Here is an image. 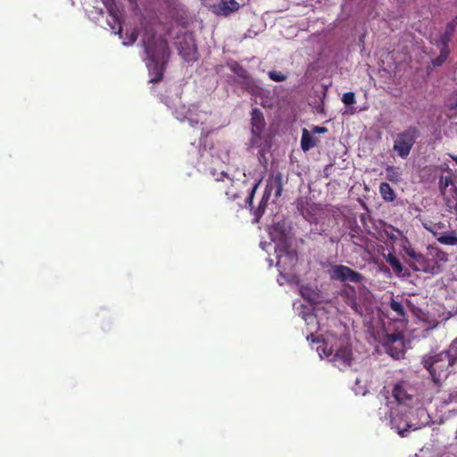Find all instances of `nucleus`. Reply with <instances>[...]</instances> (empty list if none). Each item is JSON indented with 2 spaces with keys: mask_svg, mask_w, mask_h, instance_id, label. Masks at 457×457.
I'll return each instance as SVG.
<instances>
[{
  "mask_svg": "<svg viewBox=\"0 0 457 457\" xmlns=\"http://www.w3.org/2000/svg\"><path fill=\"white\" fill-rule=\"evenodd\" d=\"M142 43L148 60L147 66L154 74L150 82L158 83L163 79V73L170 56L168 41L162 36L157 37L153 28L145 27Z\"/></svg>",
  "mask_w": 457,
  "mask_h": 457,
  "instance_id": "nucleus-1",
  "label": "nucleus"
},
{
  "mask_svg": "<svg viewBox=\"0 0 457 457\" xmlns=\"http://www.w3.org/2000/svg\"><path fill=\"white\" fill-rule=\"evenodd\" d=\"M214 179L217 182V190L225 195L228 203L237 202V210L244 207L253 209V200L262 182V178L254 179L253 184L249 189L247 197L244 200V204L238 202V200L242 198V191L240 189L241 183L239 180L234 179L224 171L217 174Z\"/></svg>",
  "mask_w": 457,
  "mask_h": 457,
  "instance_id": "nucleus-2",
  "label": "nucleus"
},
{
  "mask_svg": "<svg viewBox=\"0 0 457 457\" xmlns=\"http://www.w3.org/2000/svg\"><path fill=\"white\" fill-rule=\"evenodd\" d=\"M411 259V266L416 271L436 275L441 271V262L448 261V254L437 247H428L426 253H417L412 247L405 249Z\"/></svg>",
  "mask_w": 457,
  "mask_h": 457,
  "instance_id": "nucleus-3",
  "label": "nucleus"
},
{
  "mask_svg": "<svg viewBox=\"0 0 457 457\" xmlns=\"http://www.w3.org/2000/svg\"><path fill=\"white\" fill-rule=\"evenodd\" d=\"M317 351L320 356L323 354L339 370H345L351 365L352 349L343 338L327 337L322 340V345L318 346Z\"/></svg>",
  "mask_w": 457,
  "mask_h": 457,
  "instance_id": "nucleus-4",
  "label": "nucleus"
},
{
  "mask_svg": "<svg viewBox=\"0 0 457 457\" xmlns=\"http://www.w3.org/2000/svg\"><path fill=\"white\" fill-rule=\"evenodd\" d=\"M270 237L276 243L277 267L281 270L293 267L297 261V253L291 247L284 224L276 223Z\"/></svg>",
  "mask_w": 457,
  "mask_h": 457,
  "instance_id": "nucleus-5",
  "label": "nucleus"
},
{
  "mask_svg": "<svg viewBox=\"0 0 457 457\" xmlns=\"http://www.w3.org/2000/svg\"><path fill=\"white\" fill-rule=\"evenodd\" d=\"M451 359L446 351L430 353L422 357L421 364L428 371L436 386H440L448 378L450 367L455 364L454 361Z\"/></svg>",
  "mask_w": 457,
  "mask_h": 457,
  "instance_id": "nucleus-6",
  "label": "nucleus"
},
{
  "mask_svg": "<svg viewBox=\"0 0 457 457\" xmlns=\"http://www.w3.org/2000/svg\"><path fill=\"white\" fill-rule=\"evenodd\" d=\"M420 136V129L417 127H407L404 130L395 135L393 144L394 152L400 158L407 159Z\"/></svg>",
  "mask_w": 457,
  "mask_h": 457,
  "instance_id": "nucleus-7",
  "label": "nucleus"
},
{
  "mask_svg": "<svg viewBox=\"0 0 457 457\" xmlns=\"http://www.w3.org/2000/svg\"><path fill=\"white\" fill-rule=\"evenodd\" d=\"M283 176L281 173H277L274 178L268 183L265 191L263 193L262 198L258 205V207L254 210L255 220L258 222L262 216L264 214L268 201L270 198L271 191L275 189V197L278 198L281 195L283 185H282Z\"/></svg>",
  "mask_w": 457,
  "mask_h": 457,
  "instance_id": "nucleus-8",
  "label": "nucleus"
},
{
  "mask_svg": "<svg viewBox=\"0 0 457 457\" xmlns=\"http://www.w3.org/2000/svg\"><path fill=\"white\" fill-rule=\"evenodd\" d=\"M328 274L332 280H338L340 282L361 283L364 279V276L361 273L342 264L332 265Z\"/></svg>",
  "mask_w": 457,
  "mask_h": 457,
  "instance_id": "nucleus-9",
  "label": "nucleus"
},
{
  "mask_svg": "<svg viewBox=\"0 0 457 457\" xmlns=\"http://www.w3.org/2000/svg\"><path fill=\"white\" fill-rule=\"evenodd\" d=\"M439 187L447 210L457 213V187L452 179L450 177H441Z\"/></svg>",
  "mask_w": 457,
  "mask_h": 457,
  "instance_id": "nucleus-10",
  "label": "nucleus"
},
{
  "mask_svg": "<svg viewBox=\"0 0 457 457\" xmlns=\"http://www.w3.org/2000/svg\"><path fill=\"white\" fill-rule=\"evenodd\" d=\"M415 394V388L404 380L395 384L392 389V395L399 404H409L412 401Z\"/></svg>",
  "mask_w": 457,
  "mask_h": 457,
  "instance_id": "nucleus-11",
  "label": "nucleus"
},
{
  "mask_svg": "<svg viewBox=\"0 0 457 457\" xmlns=\"http://www.w3.org/2000/svg\"><path fill=\"white\" fill-rule=\"evenodd\" d=\"M384 346L386 353L394 359L399 360L404 354L403 337L400 333L386 335Z\"/></svg>",
  "mask_w": 457,
  "mask_h": 457,
  "instance_id": "nucleus-12",
  "label": "nucleus"
},
{
  "mask_svg": "<svg viewBox=\"0 0 457 457\" xmlns=\"http://www.w3.org/2000/svg\"><path fill=\"white\" fill-rule=\"evenodd\" d=\"M252 134L255 138L260 139L264 131L266 122L263 113L258 108H253L251 112Z\"/></svg>",
  "mask_w": 457,
  "mask_h": 457,
  "instance_id": "nucleus-13",
  "label": "nucleus"
},
{
  "mask_svg": "<svg viewBox=\"0 0 457 457\" xmlns=\"http://www.w3.org/2000/svg\"><path fill=\"white\" fill-rule=\"evenodd\" d=\"M179 52L186 62H189L197 59L196 46L191 38H183V40L179 42Z\"/></svg>",
  "mask_w": 457,
  "mask_h": 457,
  "instance_id": "nucleus-14",
  "label": "nucleus"
},
{
  "mask_svg": "<svg viewBox=\"0 0 457 457\" xmlns=\"http://www.w3.org/2000/svg\"><path fill=\"white\" fill-rule=\"evenodd\" d=\"M241 6V4L236 0H220V3L215 7L217 14L228 16L230 13L237 12Z\"/></svg>",
  "mask_w": 457,
  "mask_h": 457,
  "instance_id": "nucleus-15",
  "label": "nucleus"
},
{
  "mask_svg": "<svg viewBox=\"0 0 457 457\" xmlns=\"http://www.w3.org/2000/svg\"><path fill=\"white\" fill-rule=\"evenodd\" d=\"M456 28L457 27L454 24L448 22L445 32L442 35H440V37L437 39H436L435 44L437 46L449 47V43L455 33Z\"/></svg>",
  "mask_w": 457,
  "mask_h": 457,
  "instance_id": "nucleus-16",
  "label": "nucleus"
},
{
  "mask_svg": "<svg viewBox=\"0 0 457 457\" xmlns=\"http://www.w3.org/2000/svg\"><path fill=\"white\" fill-rule=\"evenodd\" d=\"M379 193L383 200L386 202H393L396 197L395 190L386 182H382L379 185Z\"/></svg>",
  "mask_w": 457,
  "mask_h": 457,
  "instance_id": "nucleus-17",
  "label": "nucleus"
},
{
  "mask_svg": "<svg viewBox=\"0 0 457 457\" xmlns=\"http://www.w3.org/2000/svg\"><path fill=\"white\" fill-rule=\"evenodd\" d=\"M315 139L310 134V132L304 129L303 130V135L301 138V147L303 151L306 152L309 151L311 148L315 146Z\"/></svg>",
  "mask_w": 457,
  "mask_h": 457,
  "instance_id": "nucleus-18",
  "label": "nucleus"
},
{
  "mask_svg": "<svg viewBox=\"0 0 457 457\" xmlns=\"http://www.w3.org/2000/svg\"><path fill=\"white\" fill-rule=\"evenodd\" d=\"M346 295V303L351 306V308L358 313H361L362 310L356 302L355 298V289L353 287H349L348 291L345 292Z\"/></svg>",
  "mask_w": 457,
  "mask_h": 457,
  "instance_id": "nucleus-19",
  "label": "nucleus"
},
{
  "mask_svg": "<svg viewBox=\"0 0 457 457\" xmlns=\"http://www.w3.org/2000/svg\"><path fill=\"white\" fill-rule=\"evenodd\" d=\"M108 9H109L110 16L112 17V21H109V25H110L111 29H112V31L115 34H119L120 37H121L122 27H121L119 16L116 14V12H114V10L112 8L109 7Z\"/></svg>",
  "mask_w": 457,
  "mask_h": 457,
  "instance_id": "nucleus-20",
  "label": "nucleus"
},
{
  "mask_svg": "<svg viewBox=\"0 0 457 457\" xmlns=\"http://www.w3.org/2000/svg\"><path fill=\"white\" fill-rule=\"evenodd\" d=\"M402 172L400 168L395 166H387L386 168V178L389 181L397 183L400 181Z\"/></svg>",
  "mask_w": 457,
  "mask_h": 457,
  "instance_id": "nucleus-21",
  "label": "nucleus"
},
{
  "mask_svg": "<svg viewBox=\"0 0 457 457\" xmlns=\"http://www.w3.org/2000/svg\"><path fill=\"white\" fill-rule=\"evenodd\" d=\"M437 241L443 245H457V237L455 236V232L452 231L450 233H445L441 235Z\"/></svg>",
  "mask_w": 457,
  "mask_h": 457,
  "instance_id": "nucleus-22",
  "label": "nucleus"
},
{
  "mask_svg": "<svg viewBox=\"0 0 457 457\" xmlns=\"http://www.w3.org/2000/svg\"><path fill=\"white\" fill-rule=\"evenodd\" d=\"M386 260L390 264L395 274L400 275L402 273L403 265L398 258H396L394 254L389 253Z\"/></svg>",
  "mask_w": 457,
  "mask_h": 457,
  "instance_id": "nucleus-23",
  "label": "nucleus"
},
{
  "mask_svg": "<svg viewBox=\"0 0 457 457\" xmlns=\"http://www.w3.org/2000/svg\"><path fill=\"white\" fill-rule=\"evenodd\" d=\"M389 306L391 310L396 313L397 319L404 317L405 312L402 303L395 301L394 298H392L389 302Z\"/></svg>",
  "mask_w": 457,
  "mask_h": 457,
  "instance_id": "nucleus-24",
  "label": "nucleus"
},
{
  "mask_svg": "<svg viewBox=\"0 0 457 457\" xmlns=\"http://www.w3.org/2000/svg\"><path fill=\"white\" fill-rule=\"evenodd\" d=\"M440 47V54L439 56L436 57L435 60H433V64L435 66H440L448 57L450 54V48L445 47V46H439Z\"/></svg>",
  "mask_w": 457,
  "mask_h": 457,
  "instance_id": "nucleus-25",
  "label": "nucleus"
},
{
  "mask_svg": "<svg viewBox=\"0 0 457 457\" xmlns=\"http://www.w3.org/2000/svg\"><path fill=\"white\" fill-rule=\"evenodd\" d=\"M137 37H138V33H137V29H133L130 31H127L126 37L123 40V45H125V46L133 45L137 41Z\"/></svg>",
  "mask_w": 457,
  "mask_h": 457,
  "instance_id": "nucleus-26",
  "label": "nucleus"
},
{
  "mask_svg": "<svg viewBox=\"0 0 457 457\" xmlns=\"http://www.w3.org/2000/svg\"><path fill=\"white\" fill-rule=\"evenodd\" d=\"M268 76L271 80L276 81V82H282L287 79L286 75H284L282 72L277 71H269Z\"/></svg>",
  "mask_w": 457,
  "mask_h": 457,
  "instance_id": "nucleus-27",
  "label": "nucleus"
},
{
  "mask_svg": "<svg viewBox=\"0 0 457 457\" xmlns=\"http://www.w3.org/2000/svg\"><path fill=\"white\" fill-rule=\"evenodd\" d=\"M391 423L393 425V428H395L397 430L398 434L402 437L407 436V433L409 432V428H411V426L409 424H406L405 428H401L399 425H396V419L395 418L391 420Z\"/></svg>",
  "mask_w": 457,
  "mask_h": 457,
  "instance_id": "nucleus-28",
  "label": "nucleus"
},
{
  "mask_svg": "<svg viewBox=\"0 0 457 457\" xmlns=\"http://www.w3.org/2000/svg\"><path fill=\"white\" fill-rule=\"evenodd\" d=\"M451 356V360H453L454 362H457V337L452 342L449 348L446 350Z\"/></svg>",
  "mask_w": 457,
  "mask_h": 457,
  "instance_id": "nucleus-29",
  "label": "nucleus"
},
{
  "mask_svg": "<svg viewBox=\"0 0 457 457\" xmlns=\"http://www.w3.org/2000/svg\"><path fill=\"white\" fill-rule=\"evenodd\" d=\"M342 102L345 105H351L355 103V95L353 92H346L342 96Z\"/></svg>",
  "mask_w": 457,
  "mask_h": 457,
  "instance_id": "nucleus-30",
  "label": "nucleus"
},
{
  "mask_svg": "<svg viewBox=\"0 0 457 457\" xmlns=\"http://www.w3.org/2000/svg\"><path fill=\"white\" fill-rule=\"evenodd\" d=\"M233 71H234V72H235L237 76H239V77H241V78H244V79H245V78H246V76H247V71H245L242 66H240V65H239V64H237V63L235 65V67H234Z\"/></svg>",
  "mask_w": 457,
  "mask_h": 457,
  "instance_id": "nucleus-31",
  "label": "nucleus"
},
{
  "mask_svg": "<svg viewBox=\"0 0 457 457\" xmlns=\"http://www.w3.org/2000/svg\"><path fill=\"white\" fill-rule=\"evenodd\" d=\"M448 402L457 403V391H454L449 395Z\"/></svg>",
  "mask_w": 457,
  "mask_h": 457,
  "instance_id": "nucleus-32",
  "label": "nucleus"
},
{
  "mask_svg": "<svg viewBox=\"0 0 457 457\" xmlns=\"http://www.w3.org/2000/svg\"><path fill=\"white\" fill-rule=\"evenodd\" d=\"M306 339L308 341H311L312 343H319L320 340V337H315L312 333L308 335Z\"/></svg>",
  "mask_w": 457,
  "mask_h": 457,
  "instance_id": "nucleus-33",
  "label": "nucleus"
},
{
  "mask_svg": "<svg viewBox=\"0 0 457 457\" xmlns=\"http://www.w3.org/2000/svg\"><path fill=\"white\" fill-rule=\"evenodd\" d=\"M314 131L318 133H324L327 131V129L325 127H315Z\"/></svg>",
  "mask_w": 457,
  "mask_h": 457,
  "instance_id": "nucleus-34",
  "label": "nucleus"
},
{
  "mask_svg": "<svg viewBox=\"0 0 457 457\" xmlns=\"http://www.w3.org/2000/svg\"><path fill=\"white\" fill-rule=\"evenodd\" d=\"M450 22L457 27V15Z\"/></svg>",
  "mask_w": 457,
  "mask_h": 457,
  "instance_id": "nucleus-35",
  "label": "nucleus"
},
{
  "mask_svg": "<svg viewBox=\"0 0 457 457\" xmlns=\"http://www.w3.org/2000/svg\"><path fill=\"white\" fill-rule=\"evenodd\" d=\"M104 4H105V5H106V6H108V5H109V0H106V1L104 2Z\"/></svg>",
  "mask_w": 457,
  "mask_h": 457,
  "instance_id": "nucleus-36",
  "label": "nucleus"
}]
</instances>
